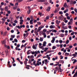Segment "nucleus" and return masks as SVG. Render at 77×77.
I'll return each instance as SVG.
<instances>
[{
  "mask_svg": "<svg viewBox=\"0 0 77 77\" xmlns=\"http://www.w3.org/2000/svg\"><path fill=\"white\" fill-rule=\"evenodd\" d=\"M31 65H34L36 67L37 66H39L40 65H41V62H39V63H36V61L34 60V61L33 62V63H31Z\"/></svg>",
  "mask_w": 77,
  "mask_h": 77,
  "instance_id": "f257e3e1",
  "label": "nucleus"
},
{
  "mask_svg": "<svg viewBox=\"0 0 77 77\" xmlns=\"http://www.w3.org/2000/svg\"><path fill=\"white\" fill-rule=\"evenodd\" d=\"M26 60H25V61H24V64H25V66H29V65H27V61H28V60L27 59V58H26L25 59Z\"/></svg>",
  "mask_w": 77,
  "mask_h": 77,
  "instance_id": "f03ea898",
  "label": "nucleus"
},
{
  "mask_svg": "<svg viewBox=\"0 0 77 77\" xmlns=\"http://www.w3.org/2000/svg\"><path fill=\"white\" fill-rule=\"evenodd\" d=\"M64 18V17H63V15H61V16H60L59 17V20H63V19Z\"/></svg>",
  "mask_w": 77,
  "mask_h": 77,
  "instance_id": "7ed1b4c3",
  "label": "nucleus"
},
{
  "mask_svg": "<svg viewBox=\"0 0 77 77\" xmlns=\"http://www.w3.org/2000/svg\"><path fill=\"white\" fill-rule=\"evenodd\" d=\"M29 35V33L28 32H27V33L25 34L24 33L23 34V37H27L28 36V35Z\"/></svg>",
  "mask_w": 77,
  "mask_h": 77,
  "instance_id": "20e7f679",
  "label": "nucleus"
},
{
  "mask_svg": "<svg viewBox=\"0 0 77 77\" xmlns=\"http://www.w3.org/2000/svg\"><path fill=\"white\" fill-rule=\"evenodd\" d=\"M63 6L65 8H68V5H67V4H66V3H64V4L63 5Z\"/></svg>",
  "mask_w": 77,
  "mask_h": 77,
  "instance_id": "39448f33",
  "label": "nucleus"
},
{
  "mask_svg": "<svg viewBox=\"0 0 77 77\" xmlns=\"http://www.w3.org/2000/svg\"><path fill=\"white\" fill-rule=\"evenodd\" d=\"M55 22L56 23V24H57L59 25V23H60V21H58L57 20H56Z\"/></svg>",
  "mask_w": 77,
  "mask_h": 77,
  "instance_id": "423d86ee",
  "label": "nucleus"
},
{
  "mask_svg": "<svg viewBox=\"0 0 77 77\" xmlns=\"http://www.w3.org/2000/svg\"><path fill=\"white\" fill-rule=\"evenodd\" d=\"M10 61L8 62V67L9 68H11V66L10 65Z\"/></svg>",
  "mask_w": 77,
  "mask_h": 77,
  "instance_id": "0eeeda50",
  "label": "nucleus"
},
{
  "mask_svg": "<svg viewBox=\"0 0 77 77\" xmlns=\"http://www.w3.org/2000/svg\"><path fill=\"white\" fill-rule=\"evenodd\" d=\"M54 41H55V37H53L52 40V41H51V42L52 43H54Z\"/></svg>",
  "mask_w": 77,
  "mask_h": 77,
  "instance_id": "6e6552de",
  "label": "nucleus"
},
{
  "mask_svg": "<svg viewBox=\"0 0 77 77\" xmlns=\"http://www.w3.org/2000/svg\"><path fill=\"white\" fill-rule=\"evenodd\" d=\"M5 47H6V48H8V49H10V46H7L6 45H5Z\"/></svg>",
  "mask_w": 77,
  "mask_h": 77,
  "instance_id": "1a4fd4ad",
  "label": "nucleus"
},
{
  "mask_svg": "<svg viewBox=\"0 0 77 77\" xmlns=\"http://www.w3.org/2000/svg\"><path fill=\"white\" fill-rule=\"evenodd\" d=\"M11 59L13 60V62H12L11 63H15V59H14V58L13 57H11Z\"/></svg>",
  "mask_w": 77,
  "mask_h": 77,
  "instance_id": "9d476101",
  "label": "nucleus"
},
{
  "mask_svg": "<svg viewBox=\"0 0 77 77\" xmlns=\"http://www.w3.org/2000/svg\"><path fill=\"white\" fill-rule=\"evenodd\" d=\"M5 52L6 53V56H7V55H9V51H5Z\"/></svg>",
  "mask_w": 77,
  "mask_h": 77,
  "instance_id": "9b49d317",
  "label": "nucleus"
},
{
  "mask_svg": "<svg viewBox=\"0 0 77 77\" xmlns=\"http://www.w3.org/2000/svg\"><path fill=\"white\" fill-rule=\"evenodd\" d=\"M42 35H43V37L44 38L47 37V35H46L45 32H43Z\"/></svg>",
  "mask_w": 77,
  "mask_h": 77,
  "instance_id": "f8f14e48",
  "label": "nucleus"
},
{
  "mask_svg": "<svg viewBox=\"0 0 77 77\" xmlns=\"http://www.w3.org/2000/svg\"><path fill=\"white\" fill-rule=\"evenodd\" d=\"M44 27V26H39V28H38V30H41V29H42Z\"/></svg>",
  "mask_w": 77,
  "mask_h": 77,
  "instance_id": "ddd939ff",
  "label": "nucleus"
},
{
  "mask_svg": "<svg viewBox=\"0 0 77 77\" xmlns=\"http://www.w3.org/2000/svg\"><path fill=\"white\" fill-rule=\"evenodd\" d=\"M1 20H2V23L4 24L5 23V20L4 18L1 19Z\"/></svg>",
  "mask_w": 77,
  "mask_h": 77,
  "instance_id": "4468645a",
  "label": "nucleus"
},
{
  "mask_svg": "<svg viewBox=\"0 0 77 77\" xmlns=\"http://www.w3.org/2000/svg\"><path fill=\"white\" fill-rule=\"evenodd\" d=\"M77 77V71L75 72V73L74 74V75H73L72 77Z\"/></svg>",
  "mask_w": 77,
  "mask_h": 77,
  "instance_id": "2eb2a0df",
  "label": "nucleus"
},
{
  "mask_svg": "<svg viewBox=\"0 0 77 77\" xmlns=\"http://www.w3.org/2000/svg\"><path fill=\"white\" fill-rule=\"evenodd\" d=\"M30 51V50H29L28 51H27V55H29V54H30V53L32 52H29Z\"/></svg>",
  "mask_w": 77,
  "mask_h": 77,
  "instance_id": "dca6fc26",
  "label": "nucleus"
},
{
  "mask_svg": "<svg viewBox=\"0 0 77 77\" xmlns=\"http://www.w3.org/2000/svg\"><path fill=\"white\" fill-rule=\"evenodd\" d=\"M46 44H47V43H46L45 42H44L43 44V46L45 47L46 46Z\"/></svg>",
  "mask_w": 77,
  "mask_h": 77,
  "instance_id": "f3484780",
  "label": "nucleus"
},
{
  "mask_svg": "<svg viewBox=\"0 0 77 77\" xmlns=\"http://www.w3.org/2000/svg\"><path fill=\"white\" fill-rule=\"evenodd\" d=\"M36 47L37 46H35V45H33L32 46V48L36 50L37 49Z\"/></svg>",
  "mask_w": 77,
  "mask_h": 77,
  "instance_id": "a211bd4d",
  "label": "nucleus"
},
{
  "mask_svg": "<svg viewBox=\"0 0 77 77\" xmlns=\"http://www.w3.org/2000/svg\"><path fill=\"white\" fill-rule=\"evenodd\" d=\"M49 27H50V29L54 28V27L53 25H51Z\"/></svg>",
  "mask_w": 77,
  "mask_h": 77,
  "instance_id": "6ab92c4d",
  "label": "nucleus"
},
{
  "mask_svg": "<svg viewBox=\"0 0 77 77\" xmlns=\"http://www.w3.org/2000/svg\"><path fill=\"white\" fill-rule=\"evenodd\" d=\"M38 2H45V0H39L38 1Z\"/></svg>",
  "mask_w": 77,
  "mask_h": 77,
  "instance_id": "aec40b11",
  "label": "nucleus"
},
{
  "mask_svg": "<svg viewBox=\"0 0 77 77\" xmlns=\"http://www.w3.org/2000/svg\"><path fill=\"white\" fill-rule=\"evenodd\" d=\"M27 45V43H26V44H25V45H22V46H21V48H22L23 47V46H26Z\"/></svg>",
  "mask_w": 77,
  "mask_h": 77,
  "instance_id": "412c9836",
  "label": "nucleus"
},
{
  "mask_svg": "<svg viewBox=\"0 0 77 77\" xmlns=\"http://www.w3.org/2000/svg\"><path fill=\"white\" fill-rule=\"evenodd\" d=\"M32 21H33V20H30V22H30V24H33V23L32 22Z\"/></svg>",
  "mask_w": 77,
  "mask_h": 77,
  "instance_id": "4be33fe9",
  "label": "nucleus"
},
{
  "mask_svg": "<svg viewBox=\"0 0 77 77\" xmlns=\"http://www.w3.org/2000/svg\"><path fill=\"white\" fill-rule=\"evenodd\" d=\"M47 57H49V56H48V55H46V56H44V57H43V58H47Z\"/></svg>",
  "mask_w": 77,
  "mask_h": 77,
  "instance_id": "5701e85b",
  "label": "nucleus"
},
{
  "mask_svg": "<svg viewBox=\"0 0 77 77\" xmlns=\"http://www.w3.org/2000/svg\"><path fill=\"white\" fill-rule=\"evenodd\" d=\"M59 62L62 64L64 63V60H59Z\"/></svg>",
  "mask_w": 77,
  "mask_h": 77,
  "instance_id": "b1692460",
  "label": "nucleus"
},
{
  "mask_svg": "<svg viewBox=\"0 0 77 77\" xmlns=\"http://www.w3.org/2000/svg\"><path fill=\"white\" fill-rule=\"evenodd\" d=\"M15 50H16L17 51L18 50V51H20L21 50V49H19V48L17 49V47L15 48Z\"/></svg>",
  "mask_w": 77,
  "mask_h": 77,
  "instance_id": "393cba45",
  "label": "nucleus"
},
{
  "mask_svg": "<svg viewBox=\"0 0 77 77\" xmlns=\"http://www.w3.org/2000/svg\"><path fill=\"white\" fill-rule=\"evenodd\" d=\"M43 39L42 37H40V39H39V41L40 42H42Z\"/></svg>",
  "mask_w": 77,
  "mask_h": 77,
  "instance_id": "a878e982",
  "label": "nucleus"
},
{
  "mask_svg": "<svg viewBox=\"0 0 77 77\" xmlns=\"http://www.w3.org/2000/svg\"><path fill=\"white\" fill-rule=\"evenodd\" d=\"M69 53H65V56H67L68 55H69Z\"/></svg>",
  "mask_w": 77,
  "mask_h": 77,
  "instance_id": "bb28decb",
  "label": "nucleus"
},
{
  "mask_svg": "<svg viewBox=\"0 0 77 77\" xmlns=\"http://www.w3.org/2000/svg\"><path fill=\"white\" fill-rule=\"evenodd\" d=\"M7 34V32H5L4 33H3V36H6V35Z\"/></svg>",
  "mask_w": 77,
  "mask_h": 77,
  "instance_id": "cd10ccee",
  "label": "nucleus"
},
{
  "mask_svg": "<svg viewBox=\"0 0 77 77\" xmlns=\"http://www.w3.org/2000/svg\"><path fill=\"white\" fill-rule=\"evenodd\" d=\"M16 2H18V3H20V2H22V0H16Z\"/></svg>",
  "mask_w": 77,
  "mask_h": 77,
  "instance_id": "c85d7f7f",
  "label": "nucleus"
},
{
  "mask_svg": "<svg viewBox=\"0 0 77 77\" xmlns=\"http://www.w3.org/2000/svg\"><path fill=\"white\" fill-rule=\"evenodd\" d=\"M2 43L3 44H5L6 43V41L5 40H4L2 42Z\"/></svg>",
  "mask_w": 77,
  "mask_h": 77,
  "instance_id": "c756f323",
  "label": "nucleus"
},
{
  "mask_svg": "<svg viewBox=\"0 0 77 77\" xmlns=\"http://www.w3.org/2000/svg\"><path fill=\"white\" fill-rule=\"evenodd\" d=\"M15 35H11V38H15Z\"/></svg>",
  "mask_w": 77,
  "mask_h": 77,
  "instance_id": "7c9ffc66",
  "label": "nucleus"
},
{
  "mask_svg": "<svg viewBox=\"0 0 77 77\" xmlns=\"http://www.w3.org/2000/svg\"><path fill=\"white\" fill-rule=\"evenodd\" d=\"M60 35L61 37H64V34H61Z\"/></svg>",
  "mask_w": 77,
  "mask_h": 77,
  "instance_id": "2f4dec72",
  "label": "nucleus"
},
{
  "mask_svg": "<svg viewBox=\"0 0 77 77\" xmlns=\"http://www.w3.org/2000/svg\"><path fill=\"white\" fill-rule=\"evenodd\" d=\"M69 40H67V41L66 42V44H68V43H69Z\"/></svg>",
  "mask_w": 77,
  "mask_h": 77,
  "instance_id": "473e14b6",
  "label": "nucleus"
},
{
  "mask_svg": "<svg viewBox=\"0 0 77 77\" xmlns=\"http://www.w3.org/2000/svg\"><path fill=\"white\" fill-rule=\"evenodd\" d=\"M17 7L16 5H14V6L13 7V9H14V10H15V9H16L17 8Z\"/></svg>",
  "mask_w": 77,
  "mask_h": 77,
  "instance_id": "72a5a7b5",
  "label": "nucleus"
},
{
  "mask_svg": "<svg viewBox=\"0 0 77 77\" xmlns=\"http://www.w3.org/2000/svg\"><path fill=\"white\" fill-rule=\"evenodd\" d=\"M59 14L60 15H62V14H63V12H62V11H59Z\"/></svg>",
  "mask_w": 77,
  "mask_h": 77,
  "instance_id": "f704fd0d",
  "label": "nucleus"
},
{
  "mask_svg": "<svg viewBox=\"0 0 77 77\" xmlns=\"http://www.w3.org/2000/svg\"><path fill=\"white\" fill-rule=\"evenodd\" d=\"M56 48V47L55 46H53L52 47V50H54Z\"/></svg>",
  "mask_w": 77,
  "mask_h": 77,
  "instance_id": "c9c22d12",
  "label": "nucleus"
},
{
  "mask_svg": "<svg viewBox=\"0 0 77 77\" xmlns=\"http://www.w3.org/2000/svg\"><path fill=\"white\" fill-rule=\"evenodd\" d=\"M77 61V60H75V61H73L72 63H73V64H75V63Z\"/></svg>",
  "mask_w": 77,
  "mask_h": 77,
  "instance_id": "e433bc0d",
  "label": "nucleus"
},
{
  "mask_svg": "<svg viewBox=\"0 0 77 77\" xmlns=\"http://www.w3.org/2000/svg\"><path fill=\"white\" fill-rule=\"evenodd\" d=\"M30 11H31V10H28L27 11V14H30Z\"/></svg>",
  "mask_w": 77,
  "mask_h": 77,
  "instance_id": "4c0bfd02",
  "label": "nucleus"
},
{
  "mask_svg": "<svg viewBox=\"0 0 77 77\" xmlns=\"http://www.w3.org/2000/svg\"><path fill=\"white\" fill-rule=\"evenodd\" d=\"M14 41H15V42H18L17 39L16 38H15L14 39Z\"/></svg>",
  "mask_w": 77,
  "mask_h": 77,
  "instance_id": "58836bf2",
  "label": "nucleus"
},
{
  "mask_svg": "<svg viewBox=\"0 0 77 77\" xmlns=\"http://www.w3.org/2000/svg\"><path fill=\"white\" fill-rule=\"evenodd\" d=\"M51 9V7H50L49 6L47 8V10H50Z\"/></svg>",
  "mask_w": 77,
  "mask_h": 77,
  "instance_id": "ea45409f",
  "label": "nucleus"
},
{
  "mask_svg": "<svg viewBox=\"0 0 77 77\" xmlns=\"http://www.w3.org/2000/svg\"><path fill=\"white\" fill-rule=\"evenodd\" d=\"M17 28H18V29H20L22 28H21L20 27V26H17Z\"/></svg>",
  "mask_w": 77,
  "mask_h": 77,
  "instance_id": "a19ab883",
  "label": "nucleus"
},
{
  "mask_svg": "<svg viewBox=\"0 0 77 77\" xmlns=\"http://www.w3.org/2000/svg\"><path fill=\"white\" fill-rule=\"evenodd\" d=\"M68 28H69V29H71L72 28L71 26V25H69L68 26Z\"/></svg>",
  "mask_w": 77,
  "mask_h": 77,
  "instance_id": "79ce46f5",
  "label": "nucleus"
},
{
  "mask_svg": "<svg viewBox=\"0 0 77 77\" xmlns=\"http://www.w3.org/2000/svg\"><path fill=\"white\" fill-rule=\"evenodd\" d=\"M76 55H77V54H72V56H73V57H76Z\"/></svg>",
  "mask_w": 77,
  "mask_h": 77,
  "instance_id": "37998d69",
  "label": "nucleus"
},
{
  "mask_svg": "<svg viewBox=\"0 0 77 77\" xmlns=\"http://www.w3.org/2000/svg\"><path fill=\"white\" fill-rule=\"evenodd\" d=\"M7 13H8V14H10L11 13V11H8Z\"/></svg>",
  "mask_w": 77,
  "mask_h": 77,
  "instance_id": "c03bdc74",
  "label": "nucleus"
},
{
  "mask_svg": "<svg viewBox=\"0 0 77 77\" xmlns=\"http://www.w3.org/2000/svg\"><path fill=\"white\" fill-rule=\"evenodd\" d=\"M49 2L50 3H51L52 4H53V2H52V1L51 0H50L49 1Z\"/></svg>",
  "mask_w": 77,
  "mask_h": 77,
  "instance_id": "a18cd8bd",
  "label": "nucleus"
},
{
  "mask_svg": "<svg viewBox=\"0 0 77 77\" xmlns=\"http://www.w3.org/2000/svg\"><path fill=\"white\" fill-rule=\"evenodd\" d=\"M30 18H31V20H33V16H31V17H30Z\"/></svg>",
  "mask_w": 77,
  "mask_h": 77,
  "instance_id": "49530a36",
  "label": "nucleus"
},
{
  "mask_svg": "<svg viewBox=\"0 0 77 77\" xmlns=\"http://www.w3.org/2000/svg\"><path fill=\"white\" fill-rule=\"evenodd\" d=\"M44 62H45L46 63H47V62H48V60H47V59H45V60Z\"/></svg>",
  "mask_w": 77,
  "mask_h": 77,
  "instance_id": "de8ad7c7",
  "label": "nucleus"
},
{
  "mask_svg": "<svg viewBox=\"0 0 77 77\" xmlns=\"http://www.w3.org/2000/svg\"><path fill=\"white\" fill-rule=\"evenodd\" d=\"M72 39V38H71V37L69 36V41H71Z\"/></svg>",
  "mask_w": 77,
  "mask_h": 77,
  "instance_id": "09e8293b",
  "label": "nucleus"
},
{
  "mask_svg": "<svg viewBox=\"0 0 77 77\" xmlns=\"http://www.w3.org/2000/svg\"><path fill=\"white\" fill-rule=\"evenodd\" d=\"M14 23H18V21H17V20H15L14 21Z\"/></svg>",
  "mask_w": 77,
  "mask_h": 77,
  "instance_id": "8fccbe9b",
  "label": "nucleus"
},
{
  "mask_svg": "<svg viewBox=\"0 0 77 77\" xmlns=\"http://www.w3.org/2000/svg\"><path fill=\"white\" fill-rule=\"evenodd\" d=\"M10 5H11V6H14V5L12 3H10Z\"/></svg>",
  "mask_w": 77,
  "mask_h": 77,
  "instance_id": "3c124183",
  "label": "nucleus"
},
{
  "mask_svg": "<svg viewBox=\"0 0 77 77\" xmlns=\"http://www.w3.org/2000/svg\"><path fill=\"white\" fill-rule=\"evenodd\" d=\"M31 52H31V54H32V55H34V54H35V53H34V51H31Z\"/></svg>",
  "mask_w": 77,
  "mask_h": 77,
  "instance_id": "603ef678",
  "label": "nucleus"
},
{
  "mask_svg": "<svg viewBox=\"0 0 77 77\" xmlns=\"http://www.w3.org/2000/svg\"><path fill=\"white\" fill-rule=\"evenodd\" d=\"M67 20H69L70 19V17H69V16H67Z\"/></svg>",
  "mask_w": 77,
  "mask_h": 77,
  "instance_id": "864d4df0",
  "label": "nucleus"
},
{
  "mask_svg": "<svg viewBox=\"0 0 77 77\" xmlns=\"http://www.w3.org/2000/svg\"><path fill=\"white\" fill-rule=\"evenodd\" d=\"M71 25V22H68V23H67V25Z\"/></svg>",
  "mask_w": 77,
  "mask_h": 77,
  "instance_id": "5fc2aeb1",
  "label": "nucleus"
},
{
  "mask_svg": "<svg viewBox=\"0 0 77 77\" xmlns=\"http://www.w3.org/2000/svg\"><path fill=\"white\" fill-rule=\"evenodd\" d=\"M68 12V10H65L64 11V13H66V12Z\"/></svg>",
  "mask_w": 77,
  "mask_h": 77,
  "instance_id": "6e6d98bb",
  "label": "nucleus"
},
{
  "mask_svg": "<svg viewBox=\"0 0 77 77\" xmlns=\"http://www.w3.org/2000/svg\"><path fill=\"white\" fill-rule=\"evenodd\" d=\"M41 56V54H39L38 55V56H37V57L38 58Z\"/></svg>",
  "mask_w": 77,
  "mask_h": 77,
  "instance_id": "4d7b16f0",
  "label": "nucleus"
},
{
  "mask_svg": "<svg viewBox=\"0 0 77 77\" xmlns=\"http://www.w3.org/2000/svg\"><path fill=\"white\" fill-rule=\"evenodd\" d=\"M18 62H19V63H20L21 65H22L23 64V62H22L21 61H18Z\"/></svg>",
  "mask_w": 77,
  "mask_h": 77,
  "instance_id": "13d9d810",
  "label": "nucleus"
},
{
  "mask_svg": "<svg viewBox=\"0 0 77 77\" xmlns=\"http://www.w3.org/2000/svg\"><path fill=\"white\" fill-rule=\"evenodd\" d=\"M13 32H14V30H11V33H13Z\"/></svg>",
  "mask_w": 77,
  "mask_h": 77,
  "instance_id": "bf43d9fd",
  "label": "nucleus"
},
{
  "mask_svg": "<svg viewBox=\"0 0 77 77\" xmlns=\"http://www.w3.org/2000/svg\"><path fill=\"white\" fill-rule=\"evenodd\" d=\"M52 32H54L55 33H56L57 32V30H54V31Z\"/></svg>",
  "mask_w": 77,
  "mask_h": 77,
  "instance_id": "052dcab7",
  "label": "nucleus"
},
{
  "mask_svg": "<svg viewBox=\"0 0 77 77\" xmlns=\"http://www.w3.org/2000/svg\"><path fill=\"white\" fill-rule=\"evenodd\" d=\"M43 31V32H47V30H46L45 29H44Z\"/></svg>",
  "mask_w": 77,
  "mask_h": 77,
  "instance_id": "680f3d73",
  "label": "nucleus"
},
{
  "mask_svg": "<svg viewBox=\"0 0 77 77\" xmlns=\"http://www.w3.org/2000/svg\"><path fill=\"white\" fill-rule=\"evenodd\" d=\"M0 10H3V9L2 8V6H0Z\"/></svg>",
  "mask_w": 77,
  "mask_h": 77,
  "instance_id": "e2e57ef3",
  "label": "nucleus"
},
{
  "mask_svg": "<svg viewBox=\"0 0 77 77\" xmlns=\"http://www.w3.org/2000/svg\"><path fill=\"white\" fill-rule=\"evenodd\" d=\"M63 45H60V48H62V46Z\"/></svg>",
  "mask_w": 77,
  "mask_h": 77,
  "instance_id": "0e129e2a",
  "label": "nucleus"
},
{
  "mask_svg": "<svg viewBox=\"0 0 77 77\" xmlns=\"http://www.w3.org/2000/svg\"><path fill=\"white\" fill-rule=\"evenodd\" d=\"M59 43H62V41L61 40H59Z\"/></svg>",
  "mask_w": 77,
  "mask_h": 77,
  "instance_id": "69168bd1",
  "label": "nucleus"
},
{
  "mask_svg": "<svg viewBox=\"0 0 77 77\" xmlns=\"http://www.w3.org/2000/svg\"><path fill=\"white\" fill-rule=\"evenodd\" d=\"M31 58H34V56L33 55L31 56Z\"/></svg>",
  "mask_w": 77,
  "mask_h": 77,
  "instance_id": "338daca9",
  "label": "nucleus"
},
{
  "mask_svg": "<svg viewBox=\"0 0 77 77\" xmlns=\"http://www.w3.org/2000/svg\"><path fill=\"white\" fill-rule=\"evenodd\" d=\"M20 47V44L17 45V48H18Z\"/></svg>",
  "mask_w": 77,
  "mask_h": 77,
  "instance_id": "774afa93",
  "label": "nucleus"
}]
</instances>
